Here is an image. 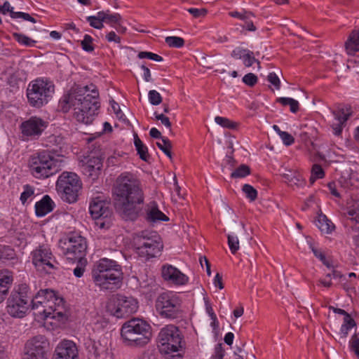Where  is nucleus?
I'll use <instances>...</instances> for the list:
<instances>
[{
    "label": "nucleus",
    "instance_id": "c9c22d12",
    "mask_svg": "<svg viewBox=\"0 0 359 359\" xmlns=\"http://www.w3.org/2000/svg\"><path fill=\"white\" fill-rule=\"evenodd\" d=\"M343 275L337 270L333 269L332 273H328L324 279H320L319 283L325 287H330L332 285V278L341 279Z\"/></svg>",
    "mask_w": 359,
    "mask_h": 359
},
{
    "label": "nucleus",
    "instance_id": "39448f33",
    "mask_svg": "<svg viewBox=\"0 0 359 359\" xmlns=\"http://www.w3.org/2000/svg\"><path fill=\"white\" fill-rule=\"evenodd\" d=\"M61 161L47 151L33 154L29 160L32 175L37 179L48 178L60 170Z\"/></svg>",
    "mask_w": 359,
    "mask_h": 359
},
{
    "label": "nucleus",
    "instance_id": "09e8293b",
    "mask_svg": "<svg viewBox=\"0 0 359 359\" xmlns=\"http://www.w3.org/2000/svg\"><path fill=\"white\" fill-rule=\"evenodd\" d=\"M14 255V250L9 246L0 245V259H13Z\"/></svg>",
    "mask_w": 359,
    "mask_h": 359
},
{
    "label": "nucleus",
    "instance_id": "6ab92c4d",
    "mask_svg": "<svg viewBox=\"0 0 359 359\" xmlns=\"http://www.w3.org/2000/svg\"><path fill=\"white\" fill-rule=\"evenodd\" d=\"M78 350L72 341L64 340L56 347L53 359H76Z\"/></svg>",
    "mask_w": 359,
    "mask_h": 359
},
{
    "label": "nucleus",
    "instance_id": "bb28decb",
    "mask_svg": "<svg viewBox=\"0 0 359 359\" xmlns=\"http://www.w3.org/2000/svg\"><path fill=\"white\" fill-rule=\"evenodd\" d=\"M13 282V276L9 271L0 272V303L3 302Z\"/></svg>",
    "mask_w": 359,
    "mask_h": 359
},
{
    "label": "nucleus",
    "instance_id": "f257e3e1",
    "mask_svg": "<svg viewBox=\"0 0 359 359\" xmlns=\"http://www.w3.org/2000/svg\"><path fill=\"white\" fill-rule=\"evenodd\" d=\"M99 93L93 84L72 87L60 99L59 104L63 112L74 110L75 118L84 124H90L100 108Z\"/></svg>",
    "mask_w": 359,
    "mask_h": 359
},
{
    "label": "nucleus",
    "instance_id": "1a4fd4ad",
    "mask_svg": "<svg viewBox=\"0 0 359 359\" xmlns=\"http://www.w3.org/2000/svg\"><path fill=\"white\" fill-rule=\"evenodd\" d=\"M182 301L177 294L168 291L157 297L155 307L162 318L175 319L182 316Z\"/></svg>",
    "mask_w": 359,
    "mask_h": 359
},
{
    "label": "nucleus",
    "instance_id": "cd10ccee",
    "mask_svg": "<svg viewBox=\"0 0 359 359\" xmlns=\"http://www.w3.org/2000/svg\"><path fill=\"white\" fill-rule=\"evenodd\" d=\"M348 54H353L359 51V29L353 30L345 43Z\"/></svg>",
    "mask_w": 359,
    "mask_h": 359
},
{
    "label": "nucleus",
    "instance_id": "13d9d810",
    "mask_svg": "<svg viewBox=\"0 0 359 359\" xmlns=\"http://www.w3.org/2000/svg\"><path fill=\"white\" fill-rule=\"evenodd\" d=\"M154 116L156 120L161 121V123L164 125L167 128H168L170 130H171V122L170 121V119L168 117L165 116L163 114H158V112H154Z\"/></svg>",
    "mask_w": 359,
    "mask_h": 359
},
{
    "label": "nucleus",
    "instance_id": "c756f323",
    "mask_svg": "<svg viewBox=\"0 0 359 359\" xmlns=\"http://www.w3.org/2000/svg\"><path fill=\"white\" fill-rule=\"evenodd\" d=\"M316 226L323 233H330L334 229L333 223L325 215L318 217Z\"/></svg>",
    "mask_w": 359,
    "mask_h": 359
},
{
    "label": "nucleus",
    "instance_id": "9d476101",
    "mask_svg": "<svg viewBox=\"0 0 359 359\" xmlns=\"http://www.w3.org/2000/svg\"><path fill=\"white\" fill-rule=\"evenodd\" d=\"M158 348L161 353L168 355L182 348V335L177 327L168 325L162 328L157 338Z\"/></svg>",
    "mask_w": 359,
    "mask_h": 359
},
{
    "label": "nucleus",
    "instance_id": "9b49d317",
    "mask_svg": "<svg viewBox=\"0 0 359 359\" xmlns=\"http://www.w3.org/2000/svg\"><path fill=\"white\" fill-rule=\"evenodd\" d=\"M82 183L74 172H63L58 177L56 188L62 198L71 203L76 201Z\"/></svg>",
    "mask_w": 359,
    "mask_h": 359
},
{
    "label": "nucleus",
    "instance_id": "79ce46f5",
    "mask_svg": "<svg viewBox=\"0 0 359 359\" xmlns=\"http://www.w3.org/2000/svg\"><path fill=\"white\" fill-rule=\"evenodd\" d=\"M156 145L168 157L172 158V144L167 137H162V143L156 142Z\"/></svg>",
    "mask_w": 359,
    "mask_h": 359
},
{
    "label": "nucleus",
    "instance_id": "c03bdc74",
    "mask_svg": "<svg viewBox=\"0 0 359 359\" xmlns=\"http://www.w3.org/2000/svg\"><path fill=\"white\" fill-rule=\"evenodd\" d=\"M243 192L250 201H255L257 198V191L251 185L245 184L242 187Z\"/></svg>",
    "mask_w": 359,
    "mask_h": 359
},
{
    "label": "nucleus",
    "instance_id": "b1692460",
    "mask_svg": "<svg viewBox=\"0 0 359 359\" xmlns=\"http://www.w3.org/2000/svg\"><path fill=\"white\" fill-rule=\"evenodd\" d=\"M55 203L48 195H45L39 201L35 204V212L38 217H43L52 212Z\"/></svg>",
    "mask_w": 359,
    "mask_h": 359
},
{
    "label": "nucleus",
    "instance_id": "ea45409f",
    "mask_svg": "<svg viewBox=\"0 0 359 359\" xmlns=\"http://www.w3.org/2000/svg\"><path fill=\"white\" fill-rule=\"evenodd\" d=\"M101 16V12L100 11L97 13V15L88 16L86 18V20L92 27L101 29L104 27V22Z\"/></svg>",
    "mask_w": 359,
    "mask_h": 359
},
{
    "label": "nucleus",
    "instance_id": "423d86ee",
    "mask_svg": "<svg viewBox=\"0 0 359 359\" xmlns=\"http://www.w3.org/2000/svg\"><path fill=\"white\" fill-rule=\"evenodd\" d=\"M30 299L29 287L25 283L19 285L7 299V313L13 318H24L30 309Z\"/></svg>",
    "mask_w": 359,
    "mask_h": 359
},
{
    "label": "nucleus",
    "instance_id": "338daca9",
    "mask_svg": "<svg viewBox=\"0 0 359 359\" xmlns=\"http://www.w3.org/2000/svg\"><path fill=\"white\" fill-rule=\"evenodd\" d=\"M80 265H78L74 269V275L77 278H81L84 273L85 271V266H83V263H86L84 261L79 262Z\"/></svg>",
    "mask_w": 359,
    "mask_h": 359
},
{
    "label": "nucleus",
    "instance_id": "58836bf2",
    "mask_svg": "<svg viewBox=\"0 0 359 359\" xmlns=\"http://www.w3.org/2000/svg\"><path fill=\"white\" fill-rule=\"evenodd\" d=\"M13 38L20 44L24 45L25 46H34L36 41L35 40L32 39L27 36L20 34V33H13Z\"/></svg>",
    "mask_w": 359,
    "mask_h": 359
},
{
    "label": "nucleus",
    "instance_id": "20e7f679",
    "mask_svg": "<svg viewBox=\"0 0 359 359\" xmlns=\"http://www.w3.org/2000/svg\"><path fill=\"white\" fill-rule=\"evenodd\" d=\"M121 335L127 345L142 347L149 342L151 327L145 320L134 318L123 324Z\"/></svg>",
    "mask_w": 359,
    "mask_h": 359
},
{
    "label": "nucleus",
    "instance_id": "864d4df0",
    "mask_svg": "<svg viewBox=\"0 0 359 359\" xmlns=\"http://www.w3.org/2000/svg\"><path fill=\"white\" fill-rule=\"evenodd\" d=\"M139 58H148L156 62H161L163 60V57L156 53H153L151 52L142 51L138 54Z\"/></svg>",
    "mask_w": 359,
    "mask_h": 359
},
{
    "label": "nucleus",
    "instance_id": "e2e57ef3",
    "mask_svg": "<svg viewBox=\"0 0 359 359\" xmlns=\"http://www.w3.org/2000/svg\"><path fill=\"white\" fill-rule=\"evenodd\" d=\"M188 12L191 14L194 18H199L201 16H205L207 14V10L205 8H189Z\"/></svg>",
    "mask_w": 359,
    "mask_h": 359
},
{
    "label": "nucleus",
    "instance_id": "2f4dec72",
    "mask_svg": "<svg viewBox=\"0 0 359 359\" xmlns=\"http://www.w3.org/2000/svg\"><path fill=\"white\" fill-rule=\"evenodd\" d=\"M134 144L140 158L142 161H148L150 158L148 149L147 146L143 144L137 134H135L134 135Z\"/></svg>",
    "mask_w": 359,
    "mask_h": 359
},
{
    "label": "nucleus",
    "instance_id": "6e6d98bb",
    "mask_svg": "<svg viewBox=\"0 0 359 359\" xmlns=\"http://www.w3.org/2000/svg\"><path fill=\"white\" fill-rule=\"evenodd\" d=\"M229 15L233 18H237L242 20H248L254 17V15L251 12L243 11L242 13L238 11L230 12Z\"/></svg>",
    "mask_w": 359,
    "mask_h": 359
},
{
    "label": "nucleus",
    "instance_id": "052dcab7",
    "mask_svg": "<svg viewBox=\"0 0 359 359\" xmlns=\"http://www.w3.org/2000/svg\"><path fill=\"white\" fill-rule=\"evenodd\" d=\"M248 51V49H244L240 47L236 48L233 49L231 53L232 57L235 59H243L245 55Z\"/></svg>",
    "mask_w": 359,
    "mask_h": 359
},
{
    "label": "nucleus",
    "instance_id": "aec40b11",
    "mask_svg": "<svg viewBox=\"0 0 359 359\" xmlns=\"http://www.w3.org/2000/svg\"><path fill=\"white\" fill-rule=\"evenodd\" d=\"M89 211L94 219L107 218L111 215L109 203L100 198L92 200L90 203Z\"/></svg>",
    "mask_w": 359,
    "mask_h": 359
},
{
    "label": "nucleus",
    "instance_id": "2eb2a0df",
    "mask_svg": "<svg viewBox=\"0 0 359 359\" xmlns=\"http://www.w3.org/2000/svg\"><path fill=\"white\" fill-rule=\"evenodd\" d=\"M46 294L48 299L43 309L41 318L43 320L52 318L58 321L62 320L65 313L63 299L57 297L52 290H48Z\"/></svg>",
    "mask_w": 359,
    "mask_h": 359
},
{
    "label": "nucleus",
    "instance_id": "4d7b16f0",
    "mask_svg": "<svg viewBox=\"0 0 359 359\" xmlns=\"http://www.w3.org/2000/svg\"><path fill=\"white\" fill-rule=\"evenodd\" d=\"M257 76L253 73H248L243 78V82L251 87L254 86L257 83Z\"/></svg>",
    "mask_w": 359,
    "mask_h": 359
},
{
    "label": "nucleus",
    "instance_id": "603ef678",
    "mask_svg": "<svg viewBox=\"0 0 359 359\" xmlns=\"http://www.w3.org/2000/svg\"><path fill=\"white\" fill-rule=\"evenodd\" d=\"M148 97L150 103L153 105H158L162 102L161 95L155 90H149Z\"/></svg>",
    "mask_w": 359,
    "mask_h": 359
},
{
    "label": "nucleus",
    "instance_id": "ddd939ff",
    "mask_svg": "<svg viewBox=\"0 0 359 359\" xmlns=\"http://www.w3.org/2000/svg\"><path fill=\"white\" fill-rule=\"evenodd\" d=\"M60 243L63 254L67 259L72 262H86L84 257L87 250V242L84 237L77 233H72L64 241H60Z\"/></svg>",
    "mask_w": 359,
    "mask_h": 359
},
{
    "label": "nucleus",
    "instance_id": "473e14b6",
    "mask_svg": "<svg viewBox=\"0 0 359 359\" xmlns=\"http://www.w3.org/2000/svg\"><path fill=\"white\" fill-rule=\"evenodd\" d=\"M147 219L156 222L158 221H168V217L158 210L157 205L154 203L152 205L147 212Z\"/></svg>",
    "mask_w": 359,
    "mask_h": 359
},
{
    "label": "nucleus",
    "instance_id": "f3484780",
    "mask_svg": "<svg viewBox=\"0 0 359 359\" xmlns=\"http://www.w3.org/2000/svg\"><path fill=\"white\" fill-rule=\"evenodd\" d=\"M49 343L43 335L35 336L27 340L25 345V353L47 356Z\"/></svg>",
    "mask_w": 359,
    "mask_h": 359
},
{
    "label": "nucleus",
    "instance_id": "a18cd8bd",
    "mask_svg": "<svg viewBox=\"0 0 359 359\" xmlns=\"http://www.w3.org/2000/svg\"><path fill=\"white\" fill-rule=\"evenodd\" d=\"M34 195V189L29 184H25L23 186V191L20 195V200L21 203L25 205L27 200Z\"/></svg>",
    "mask_w": 359,
    "mask_h": 359
},
{
    "label": "nucleus",
    "instance_id": "6e6552de",
    "mask_svg": "<svg viewBox=\"0 0 359 359\" xmlns=\"http://www.w3.org/2000/svg\"><path fill=\"white\" fill-rule=\"evenodd\" d=\"M55 91L52 81L45 79H36L31 81L27 88V97L29 104L34 107L40 108L46 104Z\"/></svg>",
    "mask_w": 359,
    "mask_h": 359
},
{
    "label": "nucleus",
    "instance_id": "37998d69",
    "mask_svg": "<svg viewBox=\"0 0 359 359\" xmlns=\"http://www.w3.org/2000/svg\"><path fill=\"white\" fill-rule=\"evenodd\" d=\"M215 121L216 123H217L218 125L221 126L223 128L234 129L237 127V123L236 122H233L225 117L216 116L215 118Z\"/></svg>",
    "mask_w": 359,
    "mask_h": 359
},
{
    "label": "nucleus",
    "instance_id": "7c9ffc66",
    "mask_svg": "<svg viewBox=\"0 0 359 359\" xmlns=\"http://www.w3.org/2000/svg\"><path fill=\"white\" fill-rule=\"evenodd\" d=\"M284 179L289 184V185L293 187H303L305 184L304 180L302 176L297 172L290 171L289 173L283 175Z\"/></svg>",
    "mask_w": 359,
    "mask_h": 359
},
{
    "label": "nucleus",
    "instance_id": "69168bd1",
    "mask_svg": "<svg viewBox=\"0 0 359 359\" xmlns=\"http://www.w3.org/2000/svg\"><path fill=\"white\" fill-rule=\"evenodd\" d=\"M106 39L109 42L121 43V38L114 31L109 32L106 35Z\"/></svg>",
    "mask_w": 359,
    "mask_h": 359
},
{
    "label": "nucleus",
    "instance_id": "de8ad7c7",
    "mask_svg": "<svg viewBox=\"0 0 359 359\" xmlns=\"http://www.w3.org/2000/svg\"><path fill=\"white\" fill-rule=\"evenodd\" d=\"M165 41L172 48H181L184 45V40L179 36H167Z\"/></svg>",
    "mask_w": 359,
    "mask_h": 359
},
{
    "label": "nucleus",
    "instance_id": "8fccbe9b",
    "mask_svg": "<svg viewBox=\"0 0 359 359\" xmlns=\"http://www.w3.org/2000/svg\"><path fill=\"white\" fill-rule=\"evenodd\" d=\"M310 248L314 255L318 258L324 265L327 268H331L332 266L331 263L326 259L325 255L323 252L316 248L312 244L310 245Z\"/></svg>",
    "mask_w": 359,
    "mask_h": 359
},
{
    "label": "nucleus",
    "instance_id": "49530a36",
    "mask_svg": "<svg viewBox=\"0 0 359 359\" xmlns=\"http://www.w3.org/2000/svg\"><path fill=\"white\" fill-rule=\"evenodd\" d=\"M243 64L245 67H250L253 63L256 62L257 64V67L259 69L261 68L260 62L255 57L254 53L250 50L245 55V57L243 59Z\"/></svg>",
    "mask_w": 359,
    "mask_h": 359
},
{
    "label": "nucleus",
    "instance_id": "f8f14e48",
    "mask_svg": "<svg viewBox=\"0 0 359 359\" xmlns=\"http://www.w3.org/2000/svg\"><path fill=\"white\" fill-rule=\"evenodd\" d=\"M32 263L36 269L47 274L55 273L60 269V263L55 259L50 248L41 245L32 252Z\"/></svg>",
    "mask_w": 359,
    "mask_h": 359
},
{
    "label": "nucleus",
    "instance_id": "bf43d9fd",
    "mask_svg": "<svg viewBox=\"0 0 359 359\" xmlns=\"http://www.w3.org/2000/svg\"><path fill=\"white\" fill-rule=\"evenodd\" d=\"M267 80L272 85L274 86L276 89L279 90L280 88V81L278 76L274 72H271L267 76Z\"/></svg>",
    "mask_w": 359,
    "mask_h": 359
},
{
    "label": "nucleus",
    "instance_id": "a878e982",
    "mask_svg": "<svg viewBox=\"0 0 359 359\" xmlns=\"http://www.w3.org/2000/svg\"><path fill=\"white\" fill-rule=\"evenodd\" d=\"M245 231V226L243 223L233 227L231 233L228 234V245L232 254H236L239 250V241L238 234Z\"/></svg>",
    "mask_w": 359,
    "mask_h": 359
},
{
    "label": "nucleus",
    "instance_id": "f704fd0d",
    "mask_svg": "<svg viewBox=\"0 0 359 359\" xmlns=\"http://www.w3.org/2000/svg\"><path fill=\"white\" fill-rule=\"evenodd\" d=\"M336 123L344 125L351 114L349 107L340 108L337 111H333Z\"/></svg>",
    "mask_w": 359,
    "mask_h": 359
},
{
    "label": "nucleus",
    "instance_id": "4468645a",
    "mask_svg": "<svg viewBox=\"0 0 359 359\" xmlns=\"http://www.w3.org/2000/svg\"><path fill=\"white\" fill-rule=\"evenodd\" d=\"M108 311L118 318H127L138 309L137 299L121 294L113 296L107 306Z\"/></svg>",
    "mask_w": 359,
    "mask_h": 359
},
{
    "label": "nucleus",
    "instance_id": "412c9836",
    "mask_svg": "<svg viewBox=\"0 0 359 359\" xmlns=\"http://www.w3.org/2000/svg\"><path fill=\"white\" fill-rule=\"evenodd\" d=\"M161 273L165 280L175 285H184L188 282V277L172 265L163 266Z\"/></svg>",
    "mask_w": 359,
    "mask_h": 359
},
{
    "label": "nucleus",
    "instance_id": "72a5a7b5",
    "mask_svg": "<svg viewBox=\"0 0 359 359\" xmlns=\"http://www.w3.org/2000/svg\"><path fill=\"white\" fill-rule=\"evenodd\" d=\"M348 219L351 222V227L357 236H359V208H353L348 212Z\"/></svg>",
    "mask_w": 359,
    "mask_h": 359
},
{
    "label": "nucleus",
    "instance_id": "680f3d73",
    "mask_svg": "<svg viewBox=\"0 0 359 359\" xmlns=\"http://www.w3.org/2000/svg\"><path fill=\"white\" fill-rule=\"evenodd\" d=\"M280 137L284 144L286 146H290L294 142V138L287 132L283 131V133H280Z\"/></svg>",
    "mask_w": 359,
    "mask_h": 359
},
{
    "label": "nucleus",
    "instance_id": "dca6fc26",
    "mask_svg": "<svg viewBox=\"0 0 359 359\" xmlns=\"http://www.w3.org/2000/svg\"><path fill=\"white\" fill-rule=\"evenodd\" d=\"M48 123L41 117L33 116L21 123L20 129L24 137L30 139H37L45 129Z\"/></svg>",
    "mask_w": 359,
    "mask_h": 359
},
{
    "label": "nucleus",
    "instance_id": "3c124183",
    "mask_svg": "<svg viewBox=\"0 0 359 359\" xmlns=\"http://www.w3.org/2000/svg\"><path fill=\"white\" fill-rule=\"evenodd\" d=\"M82 48L87 52H91L94 50V47L93 45V38L88 35L86 34L83 37V39L81 42Z\"/></svg>",
    "mask_w": 359,
    "mask_h": 359
},
{
    "label": "nucleus",
    "instance_id": "4c0bfd02",
    "mask_svg": "<svg viewBox=\"0 0 359 359\" xmlns=\"http://www.w3.org/2000/svg\"><path fill=\"white\" fill-rule=\"evenodd\" d=\"M251 173L250 168L245 165L241 164L231 174V178H243Z\"/></svg>",
    "mask_w": 359,
    "mask_h": 359
},
{
    "label": "nucleus",
    "instance_id": "5701e85b",
    "mask_svg": "<svg viewBox=\"0 0 359 359\" xmlns=\"http://www.w3.org/2000/svg\"><path fill=\"white\" fill-rule=\"evenodd\" d=\"M46 292H48V289L41 290L34 297H31L30 299L32 309L36 311V314L41 318L43 314V309L48 299Z\"/></svg>",
    "mask_w": 359,
    "mask_h": 359
},
{
    "label": "nucleus",
    "instance_id": "7ed1b4c3",
    "mask_svg": "<svg viewBox=\"0 0 359 359\" xmlns=\"http://www.w3.org/2000/svg\"><path fill=\"white\" fill-rule=\"evenodd\" d=\"M91 276L95 285L104 290L118 287L123 280L121 265L108 258L100 259L94 264Z\"/></svg>",
    "mask_w": 359,
    "mask_h": 359
},
{
    "label": "nucleus",
    "instance_id": "0eeeda50",
    "mask_svg": "<svg viewBox=\"0 0 359 359\" xmlns=\"http://www.w3.org/2000/svg\"><path fill=\"white\" fill-rule=\"evenodd\" d=\"M133 243L138 254L147 259L158 256L163 249L161 238L155 231L146 230L135 234Z\"/></svg>",
    "mask_w": 359,
    "mask_h": 359
},
{
    "label": "nucleus",
    "instance_id": "393cba45",
    "mask_svg": "<svg viewBox=\"0 0 359 359\" xmlns=\"http://www.w3.org/2000/svg\"><path fill=\"white\" fill-rule=\"evenodd\" d=\"M0 13L6 15L7 13H10L11 18L13 19L22 18L25 20L36 23V20L35 18L32 17L29 13L23 12H15L14 8L11 6L10 3L6 1L2 6H0Z\"/></svg>",
    "mask_w": 359,
    "mask_h": 359
},
{
    "label": "nucleus",
    "instance_id": "0e129e2a",
    "mask_svg": "<svg viewBox=\"0 0 359 359\" xmlns=\"http://www.w3.org/2000/svg\"><path fill=\"white\" fill-rule=\"evenodd\" d=\"M341 326L346 327L351 330L356 326V323L350 315H346V317H344V322Z\"/></svg>",
    "mask_w": 359,
    "mask_h": 359
},
{
    "label": "nucleus",
    "instance_id": "f03ea898",
    "mask_svg": "<svg viewBox=\"0 0 359 359\" xmlns=\"http://www.w3.org/2000/svg\"><path fill=\"white\" fill-rule=\"evenodd\" d=\"M114 206L125 220H135L144 203V196L139 180L132 173H122L116 180Z\"/></svg>",
    "mask_w": 359,
    "mask_h": 359
},
{
    "label": "nucleus",
    "instance_id": "774afa93",
    "mask_svg": "<svg viewBox=\"0 0 359 359\" xmlns=\"http://www.w3.org/2000/svg\"><path fill=\"white\" fill-rule=\"evenodd\" d=\"M224 355V350L222 348L221 344L216 346L215 350V357L216 359H223Z\"/></svg>",
    "mask_w": 359,
    "mask_h": 359
},
{
    "label": "nucleus",
    "instance_id": "e433bc0d",
    "mask_svg": "<svg viewBox=\"0 0 359 359\" xmlns=\"http://www.w3.org/2000/svg\"><path fill=\"white\" fill-rule=\"evenodd\" d=\"M277 102H279L283 106H290V111L292 113H296L299 110V102L290 97H279L276 100Z\"/></svg>",
    "mask_w": 359,
    "mask_h": 359
},
{
    "label": "nucleus",
    "instance_id": "c85d7f7f",
    "mask_svg": "<svg viewBox=\"0 0 359 359\" xmlns=\"http://www.w3.org/2000/svg\"><path fill=\"white\" fill-rule=\"evenodd\" d=\"M101 18L104 22L114 27L116 25H120L122 18L119 13H111L109 10L102 11Z\"/></svg>",
    "mask_w": 359,
    "mask_h": 359
},
{
    "label": "nucleus",
    "instance_id": "a19ab883",
    "mask_svg": "<svg viewBox=\"0 0 359 359\" xmlns=\"http://www.w3.org/2000/svg\"><path fill=\"white\" fill-rule=\"evenodd\" d=\"M325 176V172L322 167L318 164H314L311 169V175L309 181L313 184L318 179H322Z\"/></svg>",
    "mask_w": 359,
    "mask_h": 359
},
{
    "label": "nucleus",
    "instance_id": "4be33fe9",
    "mask_svg": "<svg viewBox=\"0 0 359 359\" xmlns=\"http://www.w3.org/2000/svg\"><path fill=\"white\" fill-rule=\"evenodd\" d=\"M102 167V158L98 156H93L82 164V171L84 175L95 180L98 177Z\"/></svg>",
    "mask_w": 359,
    "mask_h": 359
},
{
    "label": "nucleus",
    "instance_id": "a211bd4d",
    "mask_svg": "<svg viewBox=\"0 0 359 359\" xmlns=\"http://www.w3.org/2000/svg\"><path fill=\"white\" fill-rule=\"evenodd\" d=\"M84 344L88 359L106 358L107 353V345L103 344L100 340L96 341L92 338H88Z\"/></svg>",
    "mask_w": 359,
    "mask_h": 359
},
{
    "label": "nucleus",
    "instance_id": "5fc2aeb1",
    "mask_svg": "<svg viewBox=\"0 0 359 359\" xmlns=\"http://www.w3.org/2000/svg\"><path fill=\"white\" fill-rule=\"evenodd\" d=\"M350 348L352 351L355 353L359 358V337L356 334H354L350 341Z\"/></svg>",
    "mask_w": 359,
    "mask_h": 359
}]
</instances>
